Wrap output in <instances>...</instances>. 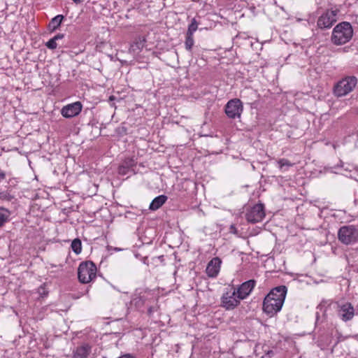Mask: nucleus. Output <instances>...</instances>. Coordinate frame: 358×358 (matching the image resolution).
Listing matches in <instances>:
<instances>
[{"label":"nucleus","instance_id":"obj_1","mask_svg":"<svg viewBox=\"0 0 358 358\" xmlns=\"http://www.w3.org/2000/svg\"><path fill=\"white\" fill-rule=\"evenodd\" d=\"M287 289L280 285L272 289L264 297L262 310L269 317H273L282 309L285 300Z\"/></svg>","mask_w":358,"mask_h":358},{"label":"nucleus","instance_id":"obj_2","mask_svg":"<svg viewBox=\"0 0 358 358\" xmlns=\"http://www.w3.org/2000/svg\"><path fill=\"white\" fill-rule=\"evenodd\" d=\"M353 34V29L350 22H340L333 29L331 41L336 45L345 44L352 39Z\"/></svg>","mask_w":358,"mask_h":358},{"label":"nucleus","instance_id":"obj_3","mask_svg":"<svg viewBox=\"0 0 358 358\" xmlns=\"http://www.w3.org/2000/svg\"><path fill=\"white\" fill-rule=\"evenodd\" d=\"M357 85L355 76H348L338 81L334 86L333 92L337 97H342L352 92Z\"/></svg>","mask_w":358,"mask_h":358},{"label":"nucleus","instance_id":"obj_4","mask_svg":"<svg viewBox=\"0 0 358 358\" xmlns=\"http://www.w3.org/2000/svg\"><path fill=\"white\" fill-rule=\"evenodd\" d=\"M96 266L92 261L83 262L78 268V277L81 283L87 284L93 280L96 276Z\"/></svg>","mask_w":358,"mask_h":358},{"label":"nucleus","instance_id":"obj_5","mask_svg":"<svg viewBox=\"0 0 358 358\" xmlns=\"http://www.w3.org/2000/svg\"><path fill=\"white\" fill-rule=\"evenodd\" d=\"M265 215L264 205L257 203L247 208L245 217L248 222L255 224L262 222Z\"/></svg>","mask_w":358,"mask_h":358},{"label":"nucleus","instance_id":"obj_6","mask_svg":"<svg viewBox=\"0 0 358 358\" xmlns=\"http://www.w3.org/2000/svg\"><path fill=\"white\" fill-rule=\"evenodd\" d=\"M336 311L338 318L347 322L351 321L355 315V310L352 304L348 301L336 302Z\"/></svg>","mask_w":358,"mask_h":358},{"label":"nucleus","instance_id":"obj_7","mask_svg":"<svg viewBox=\"0 0 358 358\" xmlns=\"http://www.w3.org/2000/svg\"><path fill=\"white\" fill-rule=\"evenodd\" d=\"M357 236V230L353 225L341 227L338 232V240L345 245L355 243Z\"/></svg>","mask_w":358,"mask_h":358},{"label":"nucleus","instance_id":"obj_8","mask_svg":"<svg viewBox=\"0 0 358 358\" xmlns=\"http://www.w3.org/2000/svg\"><path fill=\"white\" fill-rule=\"evenodd\" d=\"M243 110V106L241 101L238 99L229 100L224 108L227 116L230 119L239 118Z\"/></svg>","mask_w":358,"mask_h":358},{"label":"nucleus","instance_id":"obj_9","mask_svg":"<svg viewBox=\"0 0 358 358\" xmlns=\"http://www.w3.org/2000/svg\"><path fill=\"white\" fill-rule=\"evenodd\" d=\"M338 10H327L317 21V26L321 29H329L336 22Z\"/></svg>","mask_w":358,"mask_h":358},{"label":"nucleus","instance_id":"obj_10","mask_svg":"<svg viewBox=\"0 0 358 358\" xmlns=\"http://www.w3.org/2000/svg\"><path fill=\"white\" fill-rule=\"evenodd\" d=\"M240 301L237 297L236 289L231 288L230 290L225 292L221 297L222 306L227 310H233L240 304Z\"/></svg>","mask_w":358,"mask_h":358},{"label":"nucleus","instance_id":"obj_11","mask_svg":"<svg viewBox=\"0 0 358 358\" xmlns=\"http://www.w3.org/2000/svg\"><path fill=\"white\" fill-rule=\"evenodd\" d=\"M83 109V104L80 101H76L67 104L61 109V114L65 118H72L78 115Z\"/></svg>","mask_w":358,"mask_h":358},{"label":"nucleus","instance_id":"obj_12","mask_svg":"<svg viewBox=\"0 0 358 358\" xmlns=\"http://www.w3.org/2000/svg\"><path fill=\"white\" fill-rule=\"evenodd\" d=\"M255 285L256 280H249L243 282L236 289V292H237V297L241 300L246 299L250 294Z\"/></svg>","mask_w":358,"mask_h":358},{"label":"nucleus","instance_id":"obj_13","mask_svg":"<svg viewBox=\"0 0 358 358\" xmlns=\"http://www.w3.org/2000/svg\"><path fill=\"white\" fill-rule=\"evenodd\" d=\"M222 261L219 257L213 258L208 264L206 273L210 278H215L220 270Z\"/></svg>","mask_w":358,"mask_h":358},{"label":"nucleus","instance_id":"obj_14","mask_svg":"<svg viewBox=\"0 0 358 358\" xmlns=\"http://www.w3.org/2000/svg\"><path fill=\"white\" fill-rule=\"evenodd\" d=\"M92 351V347L88 343L78 346L73 351V358H87Z\"/></svg>","mask_w":358,"mask_h":358},{"label":"nucleus","instance_id":"obj_15","mask_svg":"<svg viewBox=\"0 0 358 358\" xmlns=\"http://www.w3.org/2000/svg\"><path fill=\"white\" fill-rule=\"evenodd\" d=\"M136 160L134 158H126L118 168L119 173L123 176L127 175L136 166Z\"/></svg>","mask_w":358,"mask_h":358},{"label":"nucleus","instance_id":"obj_16","mask_svg":"<svg viewBox=\"0 0 358 358\" xmlns=\"http://www.w3.org/2000/svg\"><path fill=\"white\" fill-rule=\"evenodd\" d=\"M145 42V37L139 36L131 44L129 52L132 54L139 52L144 48Z\"/></svg>","mask_w":358,"mask_h":358},{"label":"nucleus","instance_id":"obj_17","mask_svg":"<svg viewBox=\"0 0 358 358\" xmlns=\"http://www.w3.org/2000/svg\"><path fill=\"white\" fill-rule=\"evenodd\" d=\"M168 197L166 195H159L155 197L150 204V209L156 210L162 206L167 201Z\"/></svg>","mask_w":358,"mask_h":358},{"label":"nucleus","instance_id":"obj_18","mask_svg":"<svg viewBox=\"0 0 358 358\" xmlns=\"http://www.w3.org/2000/svg\"><path fill=\"white\" fill-rule=\"evenodd\" d=\"M64 15H57L54 17L48 24V28L51 31H55L59 27H60L62 20H64Z\"/></svg>","mask_w":358,"mask_h":358},{"label":"nucleus","instance_id":"obj_19","mask_svg":"<svg viewBox=\"0 0 358 358\" xmlns=\"http://www.w3.org/2000/svg\"><path fill=\"white\" fill-rule=\"evenodd\" d=\"M10 211L3 207H0V226L3 227L6 222H9Z\"/></svg>","mask_w":358,"mask_h":358},{"label":"nucleus","instance_id":"obj_20","mask_svg":"<svg viewBox=\"0 0 358 358\" xmlns=\"http://www.w3.org/2000/svg\"><path fill=\"white\" fill-rule=\"evenodd\" d=\"M72 250L76 254L78 255L82 251V243L79 238H75L71 245Z\"/></svg>","mask_w":358,"mask_h":358},{"label":"nucleus","instance_id":"obj_21","mask_svg":"<svg viewBox=\"0 0 358 358\" xmlns=\"http://www.w3.org/2000/svg\"><path fill=\"white\" fill-rule=\"evenodd\" d=\"M194 41L193 35H189V34H186L185 41V49L187 51L191 52L192 51V48L194 46Z\"/></svg>","mask_w":358,"mask_h":358},{"label":"nucleus","instance_id":"obj_22","mask_svg":"<svg viewBox=\"0 0 358 358\" xmlns=\"http://www.w3.org/2000/svg\"><path fill=\"white\" fill-rule=\"evenodd\" d=\"M197 28H198V23H197L196 20H195V18H193L192 20L191 23L188 26L187 34L193 35L194 33L196 31Z\"/></svg>","mask_w":358,"mask_h":358},{"label":"nucleus","instance_id":"obj_23","mask_svg":"<svg viewBox=\"0 0 358 358\" xmlns=\"http://www.w3.org/2000/svg\"><path fill=\"white\" fill-rule=\"evenodd\" d=\"M45 46L48 49L55 50L57 48V41L54 38H52L45 43Z\"/></svg>","mask_w":358,"mask_h":358},{"label":"nucleus","instance_id":"obj_24","mask_svg":"<svg viewBox=\"0 0 358 358\" xmlns=\"http://www.w3.org/2000/svg\"><path fill=\"white\" fill-rule=\"evenodd\" d=\"M278 164H279V168L282 169L283 166H292V163L287 159L282 158L278 161Z\"/></svg>","mask_w":358,"mask_h":358},{"label":"nucleus","instance_id":"obj_25","mask_svg":"<svg viewBox=\"0 0 358 358\" xmlns=\"http://www.w3.org/2000/svg\"><path fill=\"white\" fill-rule=\"evenodd\" d=\"M13 197L7 192H0V199L11 201Z\"/></svg>","mask_w":358,"mask_h":358},{"label":"nucleus","instance_id":"obj_26","mask_svg":"<svg viewBox=\"0 0 358 358\" xmlns=\"http://www.w3.org/2000/svg\"><path fill=\"white\" fill-rule=\"evenodd\" d=\"M38 293L41 296H46L48 294V292H45V288L43 286H41L39 288H38Z\"/></svg>","mask_w":358,"mask_h":358},{"label":"nucleus","instance_id":"obj_27","mask_svg":"<svg viewBox=\"0 0 358 358\" xmlns=\"http://www.w3.org/2000/svg\"><path fill=\"white\" fill-rule=\"evenodd\" d=\"M64 37V34H57L53 38L56 41H59V40H62Z\"/></svg>","mask_w":358,"mask_h":358},{"label":"nucleus","instance_id":"obj_28","mask_svg":"<svg viewBox=\"0 0 358 358\" xmlns=\"http://www.w3.org/2000/svg\"><path fill=\"white\" fill-rule=\"evenodd\" d=\"M155 308H153V307H150V308H148V314L150 316V315H152V314L154 313V311H155Z\"/></svg>","mask_w":358,"mask_h":358},{"label":"nucleus","instance_id":"obj_29","mask_svg":"<svg viewBox=\"0 0 358 358\" xmlns=\"http://www.w3.org/2000/svg\"><path fill=\"white\" fill-rule=\"evenodd\" d=\"M230 230H231V232H233L234 234L236 233V228L234 225H231Z\"/></svg>","mask_w":358,"mask_h":358},{"label":"nucleus","instance_id":"obj_30","mask_svg":"<svg viewBox=\"0 0 358 358\" xmlns=\"http://www.w3.org/2000/svg\"><path fill=\"white\" fill-rule=\"evenodd\" d=\"M6 178V174L3 171L0 172V179L3 180Z\"/></svg>","mask_w":358,"mask_h":358},{"label":"nucleus","instance_id":"obj_31","mask_svg":"<svg viewBox=\"0 0 358 358\" xmlns=\"http://www.w3.org/2000/svg\"><path fill=\"white\" fill-rule=\"evenodd\" d=\"M73 2H75L76 3H81V0H73Z\"/></svg>","mask_w":358,"mask_h":358},{"label":"nucleus","instance_id":"obj_32","mask_svg":"<svg viewBox=\"0 0 358 358\" xmlns=\"http://www.w3.org/2000/svg\"><path fill=\"white\" fill-rule=\"evenodd\" d=\"M248 91H249L251 94H254V92H253L252 90H248Z\"/></svg>","mask_w":358,"mask_h":358},{"label":"nucleus","instance_id":"obj_33","mask_svg":"<svg viewBox=\"0 0 358 358\" xmlns=\"http://www.w3.org/2000/svg\"><path fill=\"white\" fill-rule=\"evenodd\" d=\"M1 227L0 226V228H1Z\"/></svg>","mask_w":358,"mask_h":358},{"label":"nucleus","instance_id":"obj_34","mask_svg":"<svg viewBox=\"0 0 358 358\" xmlns=\"http://www.w3.org/2000/svg\"><path fill=\"white\" fill-rule=\"evenodd\" d=\"M262 358H263V357H262Z\"/></svg>","mask_w":358,"mask_h":358}]
</instances>
